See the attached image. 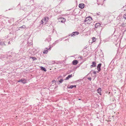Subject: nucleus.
Listing matches in <instances>:
<instances>
[{"label":"nucleus","instance_id":"nucleus-16","mask_svg":"<svg viewBox=\"0 0 126 126\" xmlns=\"http://www.w3.org/2000/svg\"><path fill=\"white\" fill-rule=\"evenodd\" d=\"M30 58L32 59L33 61H34L35 60H37V59L36 58L34 57L31 56L30 57Z\"/></svg>","mask_w":126,"mask_h":126},{"label":"nucleus","instance_id":"nucleus-5","mask_svg":"<svg viewBox=\"0 0 126 126\" xmlns=\"http://www.w3.org/2000/svg\"><path fill=\"white\" fill-rule=\"evenodd\" d=\"M92 64L90 66L91 68H92L93 67H94L96 66V63L95 62H92Z\"/></svg>","mask_w":126,"mask_h":126},{"label":"nucleus","instance_id":"nucleus-9","mask_svg":"<svg viewBox=\"0 0 126 126\" xmlns=\"http://www.w3.org/2000/svg\"><path fill=\"white\" fill-rule=\"evenodd\" d=\"M78 63V61L77 60H74L72 62V63L73 65H76Z\"/></svg>","mask_w":126,"mask_h":126},{"label":"nucleus","instance_id":"nucleus-23","mask_svg":"<svg viewBox=\"0 0 126 126\" xmlns=\"http://www.w3.org/2000/svg\"><path fill=\"white\" fill-rule=\"evenodd\" d=\"M96 14L97 16H99L100 15V12H99L98 13H96Z\"/></svg>","mask_w":126,"mask_h":126},{"label":"nucleus","instance_id":"nucleus-38","mask_svg":"<svg viewBox=\"0 0 126 126\" xmlns=\"http://www.w3.org/2000/svg\"><path fill=\"white\" fill-rule=\"evenodd\" d=\"M80 58H82V57H80Z\"/></svg>","mask_w":126,"mask_h":126},{"label":"nucleus","instance_id":"nucleus-37","mask_svg":"<svg viewBox=\"0 0 126 126\" xmlns=\"http://www.w3.org/2000/svg\"><path fill=\"white\" fill-rule=\"evenodd\" d=\"M67 40V39H65V41H66V40Z\"/></svg>","mask_w":126,"mask_h":126},{"label":"nucleus","instance_id":"nucleus-17","mask_svg":"<svg viewBox=\"0 0 126 126\" xmlns=\"http://www.w3.org/2000/svg\"><path fill=\"white\" fill-rule=\"evenodd\" d=\"M0 45L1 46L5 45V44L4 42L2 41L0 42Z\"/></svg>","mask_w":126,"mask_h":126},{"label":"nucleus","instance_id":"nucleus-13","mask_svg":"<svg viewBox=\"0 0 126 126\" xmlns=\"http://www.w3.org/2000/svg\"><path fill=\"white\" fill-rule=\"evenodd\" d=\"M40 68L41 69V70L42 71H44L45 72H46L47 71V70L43 66H41L40 67Z\"/></svg>","mask_w":126,"mask_h":126},{"label":"nucleus","instance_id":"nucleus-15","mask_svg":"<svg viewBox=\"0 0 126 126\" xmlns=\"http://www.w3.org/2000/svg\"><path fill=\"white\" fill-rule=\"evenodd\" d=\"M76 85H71L70 87H68V88L69 89H72L73 88V87H75L76 88Z\"/></svg>","mask_w":126,"mask_h":126},{"label":"nucleus","instance_id":"nucleus-10","mask_svg":"<svg viewBox=\"0 0 126 126\" xmlns=\"http://www.w3.org/2000/svg\"><path fill=\"white\" fill-rule=\"evenodd\" d=\"M101 26L100 24V23H96L95 25V28H97L98 27H100Z\"/></svg>","mask_w":126,"mask_h":126},{"label":"nucleus","instance_id":"nucleus-27","mask_svg":"<svg viewBox=\"0 0 126 126\" xmlns=\"http://www.w3.org/2000/svg\"><path fill=\"white\" fill-rule=\"evenodd\" d=\"M46 40L47 41H48V42H49V41L51 40V39L49 38L48 39H47Z\"/></svg>","mask_w":126,"mask_h":126},{"label":"nucleus","instance_id":"nucleus-19","mask_svg":"<svg viewBox=\"0 0 126 126\" xmlns=\"http://www.w3.org/2000/svg\"><path fill=\"white\" fill-rule=\"evenodd\" d=\"M92 39L93 41V42H95L96 40V39H95V38L94 37H92Z\"/></svg>","mask_w":126,"mask_h":126},{"label":"nucleus","instance_id":"nucleus-11","mask_svg":"<svg viewBox=\"0 0 126 126\" xmlns=\"http://www.w3.org/2000/svg\"><path fill=\"white\" fill-rule=\"evenodd\" d=\"M97 92L100 95H101V89L100 88H99L97 90Z\"/></svg>","mask_w":126,"mask_h":126},{"label":"nucleus","instance_id":"nucleus-33","mask_svg":"<svg viewBox=\"0 0 126 126\" xmlns=\"http://www.w3.org/2000/svg\"><path fill=\"white\" fill-rule=\"evenodd\" d=\"M78 99L79 100H81V99H80V98H79Z\"/></svg>","mask_w":126,"mask_h":126},{"label":"nucleus","instance_id":"nucleus-4","mask_svg":"<svg viewBox=\"0 0 126 126\" xmlns=\"http://www.w3.org/2000/svg\"><path fill=\"white\" fill-rule=\"evenodd\" d=\"M101 64L100 63L99 64H98L97 67V69L98 70V71H97V72L98 73L99 72H100L101 70Z\"/></svg>","mask_w":126,"mask_h":126},{"label":"nucleus","instance_id":"nucleus-22","mask_svg":"<svg viewBox=\"0 0 126 126\" xmlns=\"http://www.w3.org/2000/svg\"><path fill=\"white\" fill-rule=\"evenodd\" d=\"M123 17L124 19H126V14H125L124 15Z\"/></svg>","mask_w":126,"mask_h":126},{"label":"nucleus","instance_id":"nucleus-7","mask_svg":"<svg viewBox=\"0 0 126 126\" xmlns=\"http://www.w3.org/2000/svg\"><path fill=\"white\" fill-rule=\"evenodd\" d=\"M84 4L83 3H81L79 5V7L81 9H83L84 8Z\"/></svg>","mask_w":126,"mask_h":126},{"label":"nucleus","instance_id":"nucleus-34","mask_svg":"<svg viewBox=\"0 0 126 126\" xmlns=\"http://www.w3.org/2000/svg\"><path fill=\"white\" fill-rule=\"evenodd\" d=\"M59 20H60L59 21L60 22V21H61V20H62V19H59Z\"/></svg>","mask_w":126,"mask_h":126},{"label":"nucleus","instance_id":"nucleus-12","mask_svg":"<svg viewBox=\"0 0 126 126\" xmlns=\"http://www.w3.org/2000/svg\"><path fill=\"white\" fill-rule=\"evenodd\" d=\"M62 19V20L60 21V22H61L63 23V22H64L65 21V19L64 18H63L62 17H60L59 18V19Z\"/></svg>","mask_w":126,"mask_h":126},{"label":"nucleus","instance_id":"nucleus-39","mask_svg":"<svg viewBox=\"0 0 126 126\" xmlns=\"http://www.w3.org/2000/svg\"><path fill=\"white\" fill-rule=\"evenodd\" d=\"M106 0H104V1H105Z\"/></svg>","mask_w":126,"mask_h":126},{"label":"nucleus","instance_id":"nucleus-14","mask_svg":"<svg viewBox=\"0 0 126 126\" xmlns=\"http://www.w3.org/2000/svg\"><path fill=\"white\" fill-rule=\"evenodd\" d=\"M72 77V74L69 75H68V76L66 78L65 80H67L69 78H70Z\"/></svg>","mask_w":126,"mask_h":126},{"label":"nucleus","instance_id":"nucleus-29","mask_svg":"<svg viewBox=\"0 0 126 126\" xmlns=\"http://www.w3.org/2000/svg\"><path fill=\"white\" fill-rule=\"evenodd\" d=\"M52 82H53V83H54V82L55 83H56V81L55 80H53L52 81Z\"/></svg>","mask_w":126,"mask_h":126},{"label":"nucleus","instance_id":"nucleus-35","mask_svg":"<svg viewBox=\"0 0 126 126\" xmlns=\"http://www.w3.org/2000/svg\"><path fill=\"white\" fill-rule=\"evenodd\" d=\"M92 123H90V125H92Z\"/></svg>","mask_w":126,"mask_h":126},{"label":"nucleus","instance_id":"nucleus-2","mask_svg":"<svg viewBox=\"0 0 126 126\" xmlns=\"http://www.w3.org/2000/svg\"><path fill=\"white\" fill-rule=\"evenodd\" d=\"M48 17H44L41 21L42 24L44 23L46 24L48 20Z\"/></svg>","mask_w":126,"mask_h":126},{"label":"nucleus","instance_id":"nucleus-36","mask_svg":"<svg viewBox=\"0 0 126 126\" xmlns=\"http://www.w3.org/2000/svg\"><path fill=\"white\" fill-rule=\"evenodd\" d=\"M10 43V42L9 41V42H8V43L9 44Z\"/></svg>","mask_w":126,"mask_h":126},{"label":"nucleus","instance_id":"nucleus-1","mask_svg":"<svg viewBox=\"0 0 126 126\" xmlns=\"http://www.w3.org/2000/svg\"><path fill=\"white\" fill-rule=\"evenodd\" d=\"M92 20V17L90 16L86 17L85 19L84 22L87 24H90V21L91 20Z\"/></svg>","mask_w":126,"mask_h":126},{"label":"nucleus","instance_id":"nucleus-6","mask_svg":"<svg viewBox=\"0 0 126 126\" xmlns=\"http://www.w3.org/2000/svg\"><path fill=\"white\" fill-rule=\"evenodd\" d=\"M26 80L25 79H19L18 81H17V82H21L23 84H25L27 82L26 81Z\"/></svg>","mask_w":126,"mask_h":126},{"label":"nucleus","instance_id":"nucleus-24","mask_svg":"<svg viewBox=\"0 0 126 126\" xmlns=\"http://www.w3.org/2000/svg\"><path fill=\"white\" fill-rule=\"evenodd\" d=\"M88 47V46L87 45L85 47H84V49H86Z\"/></svg>","mask_w":126,"mask_h":126},{"label":"nucleus","instance_id":"nucleus-25","mask_svg":"<svg viewBox=\"0 0 126 126\" xmlns=\"http://www.w3.org/2000/svg\"><path fill=\"white\" fill-rule=\"evenodd\" d=\"M56 83H57L58 84H60V83L59 82V81H56Z\"/></svg>","mask_w":126,"mask_h":126},{"label":"nucleus","instance_id":"nucleus-32","mask_svg":"<svg viewBox=\"0 0 126 126\" xmlns=\"http://www.w3.org/2000/svg\"><path fill=\"white\" fill-rule=\"evenodd\" d=\"M32 43H30V44H29V45H32Z\"/></svg>","mask_w":126,"mask_h":126},{"label":"nucleus","instance_id":"nucleus-21","mask_svg":"<svg viewBox=\"0 0 126 126\" xmlns=\"http://www.w3.org/2000/svg\"><path fill=\"white\" fill-rule=\"evenodd\" d=\"M63 80V79H61L59 81V82L60 83H62Z\"/></svg>","mask_w":126,"mask_h":126},{"label":"nucleus","instance_id":"nucleus-20","mask_svg":"<svg viewBox=\"0 0 126 126\" xmlns=\"http://www.w3.org/2000/svg\"><path fill=\"white\" fill-rule=\"evenodd\" d=\"M59 41V40H57L55 42H54V43L53 45H55V44H56V43H58V41Z\"/></svg>","mask_w":126,"mask_h":126},{"label":"nucleus","instance_id":"nucleus-18","mask_svg":"<svg viewBox=\"0 0 126 126\" xmlns=\"http://www.w3.org/2000/svg\"><path fill=\"white\" fill-rule=\"evenodd\" d=\"M26 26L25 25H23L22 26L20 27H19V28H23V29H25L26 28Z\"/></svg>","mask_w":126,"mask_h":126},{"label":"nucleus","instance_id":"nucleus-30","mask_svg":"<svg viewBox=\"0 0 126 126\" xmlns=\"http://www.w3.org/2000/svg\"><path fill=\"white\" fill-rule=\"evenodd\" d=\"M81 79H79V80H77V81L78 82H79L80 81H81Z\"/></svg>","mask_w":126,"mask_h":126},{"label":"nucleus","instance_id":"nucleus-8","mask_svg":"<svg viewBox=\"0 0 126 126\" xmlns=\"http://www.w3.org/2000/svg\"><path fill=\"white\" fill-rule=\"evenodd\" d=\"M51 47H50L48 48H46L47 50H44V51L43 53L44 54L47 53L48 52V49H50Z\"/></svg>","mask_w":126,"mask_h":126},{"label":"nucleus","instance_id":"nucleus-31","mask_svg":"<svg viewBox=\"0 0 126 126\" xmlns=\"http://www.w3.org/2000/svg\"><path fill=\"white\" fill-rule=\"evenodd\" d=\"M61 77V76H59L58 77V79H59V78H60V77Z\"/></svg>","mask_w":126,"mask_h":126},{"label":"nucleus","instance_id":"nucleus-26","mask_svg":"<svg viewBox=\"0 0 126 126\" xmlns=\"http://www.w3.org/2000/svg\"><path fill=\"white\" fill-rule=\"evenodd\" d=\"M87 79H88L90 80V81H91V78L90 77L88 78Z\"/></svg>","mask_w":126,"mask_h":126},{"label":"nucleus","instance_id":"nucleus-3","mask_svg":"<svg viewBox=\"0 0 126 126\" xmlns=\"http://www.w3.org/2000/svg\"><path fill=\"white\" fill-rule=\"evenodd\" d=\"M79 33V32H73L71 34L68 35V36L71 37L73 36L78 35Z\"/></svg>","mask_w":126,"mask_h":126},{"label":"nucleus","instance_id":"nucleus-28","mask_svg":"<svg viewBox=\"0 0 126 126\" xmlns=\"http://www.w3.org/2000/svg\"><path fill=\"white\" fill-rule=\"evenodd\" d=\"M96 71H94L93 72V73L94 74H96Z\"/></svg>","mask_w":126,"mask_h":126}]
</instances>
